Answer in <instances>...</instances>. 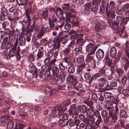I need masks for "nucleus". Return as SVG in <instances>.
<instances>
[{
  "mask_svg": "<svg viewBox=\"0 0 129 129\" xmlns=\"http://www.w3.org/2000/svg\"><path fill=\"white\" fill-rule=\"evenodd\" d=\"M71 103V100H68L63 103L62 105L59 104L56 105L54 108V110H53L51 113V116L53 118L56 117L58 116L59 117L60 116L63 115L64 111L67 109L66 106H69Z\"/></svg>",
  "mask_w": 129,
  "mask_h": 129,
  "instance_id": "f257e3e1",
  "label": "nucleus"
},
{
  "mask_svg": "<svg viewBox=\"0 0 129 129\" xmlns=\"http://www.w3.org/2000/svg\"><path fill=\"white\" fill-rule=\"evenodd\" d=\"M115 109L114 110L112 109V111H111L110 114V116L112 117V119H110V123H114L117 120V116L118 115L119 113L120 112V106L119 105H116L115 107Z\"/></svg>",
  "mask_w": 129,
  "mask_h": 129,
  "instance_id": "f03ea898",
  "label": "nucleus"
},
{
  "mask_svg": "<svg viewBox=\"0 0 129 129\" xmlns=\"http://www.w3.org/2000/svg\"><path fill=\"white\" fill-rule=\"evenodd\" d=\"M120 23V25L122 27L126 25L129 21V17H124L122 15L117 16L116 17V21Z\"/></svg>",
  "mask_w": 129,
  "mask_h": 129,
  "instance_id": "7ed1b4c3",
  "label": "nucleus"
},
{
  "mask_svg": "<svg viewBox=\"0 0 129 129\" xmlns=\"http://www.w3.org/2000/svg\"><path fill=\"white\" fill-rule=\"evenodd\" d=\"M65 77L66 75L64 74L62 77L54 76V77L51 80V83L53 85L56 84L57 82H58L60 84H62L64 81Z\"/></svg>",
  "mask_w": 129,
  "mask_h": 129,
  "instance_id": "20e7f679",
  "label": "nucleus"
},
{
  "mask_svg": "<svg viewBox=\"0 0 129 129\" xmlns=\"http://www.w3.org/2000/svg\"><path fill=\"white\" fill-rule=\"evenodd\" d=\"M106 15L110 22H113L115 21L116 14L115 10H112L111 9H109L107 12Z\"/></svg>",
  "mask_w": 129,
  "mask_h": 129,
  "instance_id": "39448f33",
  "label": "nucleus"
},
{
  "mask_svg": "<svg viewBox=\"0 0 129 129\" xmlns=\"http://www.w3.org/2000/svg\"><path fill=\"white\" fill-rule=\"evenodd\" d=\"M18 43V41L17 38L13 48H11L9 51L8 55L10 57H11L16 55V51Z\"/></svg>",
  "mask_w": 129,
  "mask_h": 129,
  "instance_id": "423d86ee",
  "label": "nucleus"
},
{
  "mask_svg": "<svg viewBox=\"0 0 129 129\" xmlns=\"http://www.w3.org/2000/svg\"><path fill=\"white\" fill-rule=\"evenodd\" d=\"M117 80L113 79L109 82V84L107 85L105 89L107 90H112L113 87H116L117 85Z\"/></svg>",
  "mask_w": 129,
  "mask_h": 129,
  "instance_id": "0eeeda50",
  "label": "nucleus"
},
{
  "mask_svg": "<svg viewBox=\"0 0 129 129\" xmlns=\"http://www.w3.org/2000/svg\"><path fill=\"white\" fill-rule=\"evenodd\" d=\"M31 7L28 8L26 11L25 12L26 17L27 18L26 21H24V22L25 23H27V26H29L31 24V19L30 17L29 14L31 12Z\"/></svg>",
  "mask_w": 129,
  "mask_h": 129,
  "instance_id": "6e6552de",
  "label": "nucleus"
},
{
  "mask_svg": "<svg viewBox=\"0 0 129 129\" xmlns=\"http://www.w3.org/2000/svg\"><path fill=\"white\" fill-rule=\"evenodd\" d=\"M54 90L49 87H46L45 88V92L46 96L45 98L46 99L49 100L51 95L54 93Z\"/></svg>",
  "mask_w": 129,
  "mask_h": 129,
  "instance_id": "1a4fd4ad",
  "label": "nucleus"
},
{
  "mask_svg": "<svg viewBox=\"0 0 129 129\" xmlns=\"http://www.w3.org/2000/svg\"><path fill=\"white\" fill-rule=\"evenodd\" d=\"M44 72L43 70L42 71L39 69H36L34 71L33 75L36 78L39 76L40 78L45 79L44 76H43Z\"/></svg>",
  "mask_w": 129,
  "mask_h": 129,
  "instance_id": "9d476101",
  "label": "nucleus"
},
{
  "mask_svg": "<svg viewBox=\"0 0 129 129\" xmlns=\"http://www.w3.org/2000/svg\"><path fill=\"white\" fill-rule=\"evenodd\" d=\"M91 2L86 3L84 5V14L86 15H88L89 13V11L91 10Z\"/></svg>",
  "mask_w": 129,
  "mask_h": 129,
  "instance_id": "9b49d317",
  "label": "nucleus"
},
{
  "mask_svg": "<svg viewBox=\"0 0 129 129\" xmlns=\"http://www.w3.org/2000/svg\"><path fill=\"white\" fill-rule=\"evenodd\" d=\"M9 115H5L2 116L0 118V125L2 126H4L6 124L9 119Z\"/></svg>",
  "mask_w": 129,
  "mask_h": 129,
  "instance_id": "f8f14e48",
  "label": "nucleus"
},
{
  "mask_svg": "<svg viewBox=\"0 0 129 129\" xmlns=\"http://www.w3.org/2000/svg\"><path fill=\"white\" fill-rule=\"evenodd\" d=\"M104 56V52L101 49H99L96 52V56L98 60H101Z\"/></svg>",
  "mask_w": 129,
  "mask_h": 129,
  "instance_id": "ddd939ff",
  "label": "nucleus"
},
{
  "mask_svg": "<svg viewBox=\"0 0 129 129\" xmlns=\"http://www.w3.org/2000/svg\"><path fill=\"white\" fill-rule=\"evenodd\" d=\"M73 88L77 90H80V89L83 86V84L81 82H78L77 79H75L72 83Z\"/></svg>",
  "mask_w": 129,
  "mask_h": 129,
  "instance_id": "4468645a",
  "label": "nucleus"
},
{
  "mask_svg": "<svg viewBox=\"0 0 129 129\" xmlns=\"http://www.w3.org/2000/svg\"><path fill=\"white\" fill-rule=\"evenodd\" d=\"M117 49L114 46H112L110 48L109 53L110 57L113 58H115L117 54Z\"/></svg>",
  "mask_w": 129,
  "mask_h": 129,
  "instance_id": "2eb2a0df",
  "label": "nucleus"
},
{
  "mask_svg": "<svg viewBox=\"0 0 129 129\" xmlns=\"http://www.w3.org/2000/svg\"><path fill=\"white\" fill-rule=\"evenodd\" d=\"M51 70L52 71L53 76L62 77L59 74V71L58 67H51Z\"/></svg>",
  "mask_w": 129,
  "mask_h": 129,
  "instance_id": "dca6fc26",
  "label": "nucleus"
},
{
  "mask_svg": "<svg viewBox=\"0 0 129 129\" xmlns=\"http://www.w3.org/2000/svg\"><path fill=\"white\" fill-rule=\"evenodd\" d=\"M30 25L28 26L27 25L26 27V29L28 32L31 33L33 32L35 30L36 31H37L39 29L38 26L37 25L35 26L34 23H33L30 27V29H29V27Z\"/></svg>",
  "mask_w": 129,
  "mask_h": 129,
  "instance_id": "f3484780",
  "label": "nucleus"
},
{
  "mask_svg": "<svg viewBox=\"0 0 129 129\" xmlns=\"http://www.w3.org/2000/svg\"><path fill=\"white\" fill-rule=\"evenodd\" d=\"M68 16L65 17V20L66 22H70L71 23L76 21L77 20V18L75 15L73 16H70L68 15Z\"/></svg>",
  "mask_w": 129,
  "mask_h": 129,
  "instance_id": "a211bd4d",
  "label": "nucleus"
},
{
  "mask_svg": "<svg viewBox=\"0 0 129 129\" xmlns=\"http://www.w3.org/2000/svg\"><path fill=\"white\" fill-rule=\"evenodd\" d=\"M55 13L57 16L58 15L61 16V18L63 21H65V17L63 15L64 14V12L63 9L60 8H57L55 10Z\"/></svg>",
  "mask_w": 129,
  "mask_h": 129,
  "instance_id": "6ab92c4d",
  "label": "nucleus"
},
{
  "mask_svg": "<svg viewBox=\"0 0 129 129\" xmlns=\"http://www.w3.org/2000/svg\"><path fill=\"white\" fill-rule=\"evenodd\" d=\"M88 118L89 122H91L90 124L95 125V126L97 127L99 126L100 124L99 121L97 122V120L95 121V119L93 116H89Z\"/></svg>",
  "mask_w": 129,
  "mask_h": 129,
  "instance_id": "aec40b11",
  "label": "nucleus"
},
{
  "mask_svg": "<svg viewBox=\"0 0 129 129\" xmlns=\"http://www.w3.org/2000/svg\"><path fill=\"white\" fill-rule=\"evenodd\" d=\"M4 100L5 102V105L8 106L5 109V111L7 112H8L10 106L11 104L12 100L9 98L6 97H4Z\"/></svg>",
  "mask_w": 129,
  "mask_h": 129,
  "instance_id": "412c9836",
  "label": "nucleus"
},
{
  "mask_svg": "<svg viewBox=\"0 0 129 129\" xmlns=\"http://www.w3.org/2000/svg\"><path fill=\"white\" fill-rule=\"evenodd\" d=\"M77 111H80L81 113L85 114L86 112L87 108L84 105H82L77 108Z\"/></svg>",
  "mask_w": 129,
  "mask_h": 129,
  "instance_id": "4be33fe9",
  "label": "nucleus"
},
{
  "mask_svg": "<svg viewBox=\"0 0 129 129\" xmlns=\"http://www.w3.org/2000/svg\"><path fill=\"white\" fill-rule=\"evenodd\" d=\"M98 85L100 87H103L106 84V80L104 78H100L97 81Z\"/></svg>",
  "mask_w": 129,
  "mask_h": 129,
  "instance_id": "5701e85b",
  "label": "nucleus"
},
{
  "mask_svg": "<svg viewBox=\"0 0 129 129\" xmlns=\"http://www.w3.org/2000/svg\"><path fill=\"white\" fill-rule=\"evenodd\" d=\"M106 106L107 109L108 111L109 115L111 111H112V110L113 107L112 104L110 101H108L106 102Z\"/></svg>",
  "mask_w": 129,
  "mask_h": 129,
  "instance_id": "b1692460",
  "label": "nucleus"
},
{
  "mask_svg": "<svg viewBox=\"0 0 129 129\" xmlns=\"http://www.w3.org/2000/svg\"><path fill=\"white\" fill-rule=\"evenodd\" d=\"M95 116L97 117V121H99V122L101 123L103 122V120L102 117L101 116L100 113L98 110H96L94 114Z\"/></svg>",
  "mask_w": 129,
  "mask_h": 129,
  "instance_id": "393cba45",
  "label": "nucleus"
},
{
  "mask_svg": "<svg viewBox=\"0 0 129 129\" xmlns=\"http://www.w3.org/2000/svg\"><path fill=\"white\" fill-rule=\"evenodd\" d=\"M85 79L87 80H88L89 84L91 83L93 80V76H91L89 73H86L84 75Z\"/></svg>",
  "mask_w": 129,
  "mask_h": 129,
  "instance_id": "a878e982",
  "label": "nucleus"
},
{
  "mask_svg": "<svg viewBox=\"0 0 129 129\" xmlns=\"http://www.w3.org/2000/svg\"><path fill=\"white\" fill-rule=\"evenodd\" d=\"M86 66V63H85L82 64L78 66L77 67V73L79 74L82 72V71L83 69H85Z\"/></svg>",
  "mask_w": 129,
  "mask_h": 129,
  "instance_id": "bb28decb",
  "label": "nucleus"
},
{
  "mask_svg": "<svg viewBox=\"0 0 129 129\" xmlns=\"http://www.w3.org/2000/svg\"><path fill=\"white\" fill-rule=\"evenodd\" d=\"M41 18L45 20L47 19L48 16V10H45L42 11V13L40 15Z\"/></svg>",
  "mask_w": 129,
  "mask_h": 129,
  "instance_id": "cd10ccee",
  "label": "nucleus"
},
{
  "mask_svg": "<svg viewBox=\"0 0 129 129\" xmlns=\"http://www.w3.org/2000/svg\"><path fill=\"white\" fill-rule=\"evenodd\" d=\"M63 10L64 12L65 15L69 12L70 9V5L69 4H64L62 7Z\"/></svg>",
  "mask_w": 129,
  "mask_h": 129,
  "instance_id": "c85d7f7f",
  "label": "nucleus"
},
{
  "mask_svg": "<svg viewBox=\"0 0 129 129\" xmlns=\"http://www.w3.org/2000/svg\"><path fill=\"white\" fill-rule=\"evenodd\" d=\"M88 54V55L86 56V59L85 62L86 64L90 65V64H89V63L93 60V59L94 56L92 55H90L89 54Z\"/></svg>",
  "mask_w": 129,
  "mask_h": 129,
  "instance_id": "c756f323",
  "label": "nucleus"
},
{
  "mask_svg": "<svg viewBox=\"0 0 129 129\" xmlns=\"http://www.w3.org/2000/svg\"><path fill=\"white\" fill-rule=\"evenodd\" d=\"M75 71V66L73 64H71L70 66L68 69V72L69 74H72Z\"/></svg>",
  "mask_w": 129,
  "mask_h": 129,
  "instance_id": "7c9ffc66",
  "label": "nucleus"
},
{
  "mask_svg": "<svg viewBox=\"0 0 129 129\" xmlns=\"http://www.w3.org/2000/svg\"><path fill=\"white\" fill-rule=\"evenodd\" d=\"M51 70V67H48V69L45 70L44 77L45 78H49L51 76V72L50 71Z\"/></svg>",
  "mask_w": 129,
  "mask_h": 129,
  "instance_id": "2f4dec72",
  "label": "nucleus"
},
{
  "mask_svg": "<svg viewBox=\"0 0 129 129\" xmlns=\"http://www.w3.org/2000/svg\"><path fill=\"white\" fill-rule=\"evenodd\" d=\"M94 29L97 32H99L102 29L101 24L99 22H96L95 24Z\"/></svg>",
  "mask_w": 129,
  "mask_h": 129,
  "instance_id": "473e14b6",
  "label": "nucleus"
},
{
  "mask_svg": "<svg viewBox=\"0 0 129 129\" xmlns=\"http://www.w3.org/2000/svg\"><path fill=\"white\" fill-rule=\"evenodd\" d=\"M26 126L25 123H23L19 122V124L18 128L17 125H16L13 129H23Z\"/></svg>",
  "mask_w": 129,
  "mask_h": 129,
  "instance_id": "72a5a7b5",
  "label": "nucleus"
},
{
  "mask_svg": "<svg viewBox=\"0 0 129 129\" xmlns=\"http://www.w3.org/2000/svg\"><path fill=\"white\" fill-rule=\"evenodd\" d=\"M106 6V2H104V1H102V5L100 6V11L101 13H103L105 12Z\"/></svg>",
  "mask_w": 129,
  "mask_h": 129,
  "instance_id": "f704fd0d",
  "label": "nucleus"
},
{
  "mask_svg": "<svg viewBox=\"0 0 129 129\" xmlns=\"http://www.w3.org/2000/svg\"><path fill=\"white\" fill-rule=\"evenodd\" d=\"M85 42L86 40L81 38L78 39L76 40L77 44L81 46L83 45Z\"/></svg>",
  "mask_w": 129,
  "mask_h": 129,
  "instance_id": "c9c22d12",
  "label": "nucleus"
},
{
  "mask_svg": "<svg viewBox=\"0 0 129 129\" xmlns=\"http://www.w3.org/2000/svg\"><path fill=\"white\" fill-rule=\"evenodd\" d=\"M98 47V46H94L92 48L87 52L89 53L88 54H89L90 55L94 54Z\"/></svg>",
  "mask_w": 129,
  "mask_h": 129,
  "instance_id": "e433bc0d",
  "label": "nucleus"
},
{
  "mask_svg": "<svg viewBox=\"0 0 129 129\" xmlns=\"http://www.w3.org/2000/svg\"><path fill=\"white\" fill-rule=\"evenodd\" d=\"M76 13L74 9L71 8L70 9L69 12L65 14V16L66 17L68 16V15L70 16L75 15H76Z\"/></svg>",
  "mask_w": 129,
  "mask_h": 129,
  "instance_id": "4c0bfd02",
  "label": "nucleus"
},
{
  "mask_svg": "<svg viewBox=\"0 0 129 129\" xmlns=\"http://www.w3.org/2000/svg\"><path fill=\"white\" fill-rule=\"evenodd\" d=\"M18 40L20 41L19 46L20 45L21 46H24L25 45V38L23 37L22 38H20L19 37Z\"/></svg>",
  "mask_w": 129,
  "mask_h": 129,
  "instance_id": "58836bf2",
  "label": "nucleus"
},
{
  "mask_svg": "<svg viewBox=\"0 0 129 129\" xmlns=\"http://www.w3.org/2000/svg\"><path fill=\"white\" fill-rule=\"evenodd\" d=\"M58 66L60 69V72L63 73V74L65 75V73L64 72L65 71V67L64 66L63 64L62 63H60L58 64Z\"/></svg>",
  "mask_w": 129,
  "mask_h": 129,
  "instance_id": "ea45409f",
  "label": "nucleus"
},
{
  "mask_svg": "<svg viewBox=\"0 0 129 129\" xmlns=\"http://www.w3.org/2000/svg\"><path fill=\"white\" fill-rule=\"evenodd\" d=\"M106 70L102 69L99 71L98 73L102 77L104 78L107 75L106 74Z\"/></svg>",
  "mask_w": 129,
  "mask_h": 129,
  "instance_id": "a19ab883",
  "label": "nucleus"
},
{
  "mask_svg": "<svg viewBox=\"0 0 129 129\" xmlns=\"http://www.w3.org/2000/svg\"><path fill=\"white\" fill-rule=\"evenodd\" d=\"M112 26L113 28L116 30H119L120 29V27L119 26V23L117 21H115L112 23Z\"/></svg>",
  "mask_w": 129,
  "mask_h": 129,
  "instance_id": "79ce46f5",
  "label": "nucleus"
},
{
  "mask_svg": "<svg viewBox=\"0 0 129 129\" xmlns=\"http://www.w3.org/2000/svg\"><path fill=\"white\" fill-rule=\"evenodd\" d=\"M124 12L121 7H118L116 10V13L118 16L122 15Z\"/></svg>",
  "mask_w": 129,
  "mask_h": 129,
  "instance_id": "37998d69",
  "label": "nucleus"
},
{
  "mask_svg": "<svg viewBox=\"0 0 129 129\" xmlns=\"http://www.w3.org/2000/svg\"><path fill=\"white\" fill-rule=\"evenodd\" d=\"M14 125V122L12 120H10L8 121L7 123V128L9 129H12Z\"/></svg>",
  "mask_w": 129,
  "mask_h": 129,
  "instance_id": "c03bdc74",
  "label": "nucleus"
},
{
  "mask_svg": "<svg viewBox=\"0 0 129 129\" xmlns=\"http://www.w3.org/2000/svg\"><path fill=\"white\" fill-rule=\"evenodd\" d=\"M76 61L79 63H81L84 62V57L82 56H79L76 58Z\"/></svg>",
  "mask_w": 129,
  "mask_h": 129,
  "instance_id": "a18cd8bd",
  "label": "nucleus"
},
{
  "mask_svg": "<svg viewBox=\"0 0 129 129\" xmlns=\"http://www.w3.org/2000/svg\"><path fill=\"white\" fill-rule=\"evenodd\" d=\"M94 111L90 108L87 109L86 112V114L89 116H93L94 114Z\"/></svg>",
  "mask_w": 129,
  "mask_h": 129,
  "instance_id": "49530a36",
  "label": "nucleus"
},
{
  "mask_svg": "<svg viewBox=\"0 0 129 129\" xmlns=\"http://www.w3.org/2000/svg\"><path fill=\"white\" fill-rule=\"evenodd\" d=\"M99 9L98 5L92 3L91 4V10L93 11H97Z\"/></svg>",
  "mask_w": 129,
  "mask_h": 129,
  "instance_id": "de8ad7c7",
  "label": "nucleus"
},
{
  "mask_svg": "<svg viewBox=\"0 0 129 129\" xmlns=\"http://www.w3.org/2000/svg\"><path fill=\"white\" fill-rule=\"evenodd\" d=\"M75 79H76V78H74L73 75L70 76V77L67 79V83L68 84L73 83Z\"/></svg>",
  "mask_w": 129,
  "mask_h": 129,
  "instance_id": "09e8293b",
  "label": "nucleus"
},
{
  "mask_svg": "<svg viewBox=\"0 0 129 129\" xmlns=\"http://www.w3.org/2000/svg\"><path fill=\"white\" fill-rule=\"evenodd\" d=\"M119 114L122 117H126L127 116V112L123 110H120Z\"/></svg>",
  "mask_w": 129,
  "mask_h": 129,
  "instance_id": "8fccbe9b",
  "label": "nucleus"
},
{
  "mask_svg": "<svg viewBox=\"0 0 129 129\" xmlns=\"http://www.w3.org/2000/svg\"><path fill=\"white\" fill-rule=\"evenodd\" d=\"M101 113L102 117H103V119L105 118L107 116L109 115L108 112L105 110H102L101 111Z\"/></svg>",
  "mask_w": 129,
  "mask_h": 129,
  "instance_id": "3c124183",
  "label": "nucleus"
},
{
  "mask_svg": "<svg viewBox=\"0 0 129 129\" xmlns=\"http://www.w3.org/2000/svg\"><path fill=\"white\" fill-rule=\"evenodd\" d=\"M102 77L98 73H96L93 75V80H94L98 81Z\"/></svg>",
  "mask_w": 129,
  "mask_h": 129,
  "instance_id": "603ef678",
  "label": "nucleus"
},
{
  "mask_svg": "<svg viewBox=\"0 0 129 129\" xmlns=\"http://www.w3.org/2000/svg\"><path fill=\"white\" fill-rule=\"evenodd\" d=\"M5 30V34L7 35L10 36L11 35V34L13 35L14 31V30H12V31L10 30V29L8 28H7L5 29H4Z\"/></svg>",
  "mask_w": 129,
  "mask_h": 129,
  "instance_id": "864d4df0",
  "label": "nucleus"
},
{
  "mask_svg": "<svg viewBox=\"0 0 129 129\" xmlns=\"http://www.w3.org/2000/svg\"><path fill=\"white\" fill-rule=\"evenodd\" d=\"M48 28V26L47 24L43 25L41 29L40 32L44 34Z\"/></svg>",
  "mask_w": 129,
  "mask_h": 129,
  "instance_id": "5fc2aeb1",
  "label": "nucleus"
},
{
  "mask_svg": "<svg viewBox=\"0 0 129 129\" xmlns=\"http://www.w3.org/2000/svg\"><path fill=\"white\" fill-rule=\"evenodd\" d=\"M116 72L119 75V76H121L122 74L124 73V70H123L122 69L120 68H118L117 67L116 70Z\"/></svg>",
  "mask_w": 129,
  "mask_h": 129,
  "instance_id": "6e6d98bb",
  "label": "nucleus"
},
{
  "mask_svg": "<svg viewBox=\"0 0 129 129\" xmlns=\"http://www.w3.org/2000/svg\"><path fill=\"white\" fill-rule=\"evenodd\" d=\"M85 103L90 108H93V102L91 100H86Z\"/></svg>",
  "mask_w": 129,
  "mask_h": 129,
  "instance_id": "4d7b16f0",
  "label": "nucleus"
},
{
  "mask_svg": "<svg viewBox=\"0 0 129 129\" xmlns=\"http://www.w3.org/2000/svg\"><path fill=\"white\" fill-rule=\"evenodd\" d=\"M91 99L93 101V102L96 103L97 101L98 97L97 95L95 94H93L91 96Z\"/></svg>",
  "mask_w": 129,
  "mask_h": 129,
  "instance_id": "13d9d810",
  "label": "nucleus"
},
{
  "mask_svg": "<svg viewBox=\"0 0 129 129\" xmlns=\"http://www.w3.org/2000/svg\"><path fill=\"white\" fill-rule=\"evenodd\" d=\"M94 45L92 43H90L88 44L86 46V51L87 52L90 50L93 47Z\"/></svg>",
  "mask_w": 129,
  "mask_h": 129,
  "instance_id": "bf43d9fd",
  "label": "nucleus"
},
{
  "mask_svg": "<svg viewBox=\"0 0 129 129\" xmlns=\"http://www.w3.org/2000/svg\"><path fill=\"white\" fill-rule=\"evenodd\" d=\"M121 52H118L117 54V57H116L115 58V62L116 63L119 62L121 57Z\"/></svg>",
  "mask_w": 129,
  "mask_h": 129,
  "instance_id": "052dcab7",
  "label": "nucleus"
},
{
  "mask_svg": "<svg viewBox=\"0 0 129 129\" xmlns=\"http://www.w3.org/2000/svg\"><path fill=\"white\" fill-rule=\"evenodd\" d=\"M105 99H108L110 98L112 94L110 92H104L103 93Z\"/></svg>",
  "mask_w": 129,
  "mask_h": 129,
  "instance_id": "680f3d73",
  "label": "nucleus"
},
{
  "mask_svg": "<svg viewBox=\"0 0 129 129\" xmlns=\"http://www.w3.org/2000/svg\"><path fill=\"white\" fill-rule=\"evenodd\" d=\"M113 64L112 60V59L108 60H106L105 64L108 67L111 68Z\"/></svg>",
  "mask_w": 129,
  "mask_h": 129,
  "instance_id": "e2e57ef3",
  "label": "nucleus"
},
{
  "mask_svg": "<svg viewBox=\"0 0 129 129\" xmlns=\"http://www.w3.org/2000/svg\"><path fill=\"white\" fill-rule=\"evenodd\" d=\"M82 49V46L77 45L76 46V48L74 49V51L76 53V54H77L78 52L81 51Z\"/></svg>",
  "mask_w": 129,
  "mask_h": 129,
  "instance_id": "0e129e2a",
  "label": "nucleus"
},
{
  "mask_svg": "<svg viewBox=\"0 0 129 129\" xmlns=\"http://www.w3.org/2000/svg\"><path fill=\"white\" fill-rule=\"evenodd\" d=\"M121 8L124 12L126 10L127 11V10L129 9V4H124L121 7Z\"/></svg>",
  "mask_w": 129,
  "mask_h": 129,
  "instance_id": "69168bd1",
  "label": "nucleus"
},
{
  "mask_svg": "<svg viewBox=\"0 0 129 129\" xmlns=\"http://www.w3.org/2000/svg\"><path fill=\"white\" fill-rule=\"evenodd\" d=\"M96 61L94 59L92 61H91L89 63L90 64L89 65H90V67H92L93 68H96Z\"/></svg>",
  "mask_w": 129,
  "mask_h": 129,
  "instance_id": "338daca9",
  "label": "nucleus"
},
{
  "mask_svg": "<svg viewBox=\"0 0 129 129\" xmlns=\"http://www.w3.org/2000/svg\"><path fill=\"white\" fill-rule=\"evenodd\" d=\"M123 94L125 95L129 96V90L127 89H123L122 91Z\"/></svg>",
  "mask_w": 129,
  "mask_h": 129,
  "instance_id": "774afa93",
  "label": "nucleus"
}]
</instances>
